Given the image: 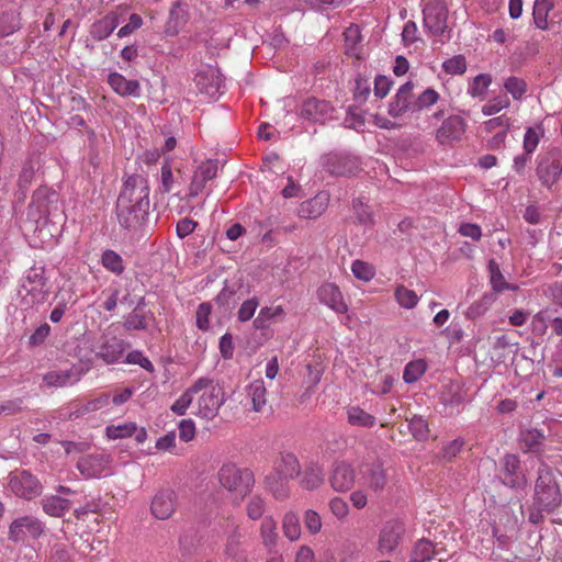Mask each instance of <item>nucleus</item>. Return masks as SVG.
<instances>
[{
	"mask_svg": "<svg viewBox=\"0 0 562 562\" xmlns=\"http://www.w3.org/2000/svg\"><path fill=\"white\" fill-rule=\"evenodd\" d=\"M561 503L562 494L555 471L541 462L535 484L532 505L529 509V522L533 525L542 522L543 514H552L560 507Z\"/></svg>",
	"mask_w": 562,
	"mask_h": 562,
	"instance_id": "obj_1",
	"label": "nucleus"
},
{
	"mask_svg": "<svg viewBox=\"0 0 562 562\" xmlns=\"http://www.w3.org/2000/svg\"><path fill=\"white\" fill-rule=\"evenodd\" d=\"M191 392H194V395L199 394L195 414L209 420L217 415L218 409L226 402L224 389L206 376L199 378L191 385Z\"/></svg>",
	"mask_w": 562,
	"mask_h": 562,
	"instance_id": "obj_2",
	"label": "nucleus"
},
{
	"mask_svg": "<svg viewBox=\"0 0 562 562\" xmlns=\"http://www.w3.org/2000/svg\"><path fill=\"white\" fill-rule=\"evenodd\" d=\"M49 292L50 286L48 284V278L45 274V268H30L21 281L20 295L23 305L33 307L43 304L47 301Z\"/></svg>",
	"mask_w": 562,
	"mask_h": 562,
	"instance_id": "obj_3",
	"label": "nucleus"
},
{
	"mask_svg": "<svg viewBox=\"0 0 562 562\" xmlns=\"http://www.w3.org/2000/svg\"><path fill=\"white\" fill-rule=\"evenodd\" d=\"M150 187L147 177L138 173L126 176L119 194L116 204L138 205L139 207L149 209Z\"/></svg>",
	"mask_w": 562,
	"mask_h": 562,
	"instance_id": "obj_4",
	"label": "nucleus"
},
{
	"mask_svg": "<svg viewBox=\"0 0 562 562\" xmlns=\"http://www.w3.org/2000/svg\"><path fill=\"white\" fill-rule=\"evenodd\" d=\"M218 480L223 487L243 495L247 494L255 483L249 469L238 468L234 463H226L220 469Z\"/></svg>",
	"mask_w": 562,
	"mask_h": 562,
	"instance_id": "obj_5",
	"label": "nucleus"
},
{
	"mask_svg": "<svg viewBox=\"0 0 562 562\" xmlns=\"http://www.w3.org/2000/svg\"><path fill=\"white\" fill-rule=\"evenodd\" d=\"M323 168L335 177L357 176L361 170V162L357 156L349 153H329L322 157Z\"/></svg>",
	"mask_w": 562,
	"mask_h": 562,
	"instance_id": "obj_6",
	"label": "nucleus"
},
{
	"mask_svg": "<svg viewBox=\"0 0 562 562\" xmlns=\"http://www.w3.org/2000/svg\"><path fill=\"white\" fill-rule=\"evenodd\" d=\"M499 464V477L505 486L513 490H524L527 486V475L522 470L521 461L517 454H505Z\"/></svg>",
	"mask_w": 562,
	"mask_h": 562,
	"instance_id": "obj_7",
	"label": "nucleus"
},
{
	"mask_svg": "<svg viewBox=\"0 0 562 562\" xmlns=\"http://www.w3.org/2000/svg\"><path fill=\"white\" fill-rule=\"evenodd\" d=\"M536 173L547 188H551L558 182L562 175V160L558 150H550L538 158Z\"/></svg>",
	"mask_w": 562,
	"mask_h": 562,
	"instance_id": "obj_8",
	"label": "nucleus"
},
{
	"mask_svg": "<svg viewBox=\"0 0 562 562\" xmlns=\"http://www.w3.org/2000/svg\"><path fill=\"white\" fill-rule=\"evenodd\" d=\"M112 457L106 453L87 454L77 461L76 468L85 479L106 476L112 473Z\"/></svg>",
	"mask_w": 562,
	"mask_h": 562,
	"instance_id": "obj_9",
	"label": "nucleus"
},
{
	"mask_svg": "<svg viewBox=\"0 0 562 562\" xmlns=\"http://www.w3.org/2000/svg\"><path fill=\"white\" fill-rule=\"evenodd\" d=\"M9 486L21 498L32 499L42 493V484L35 475L26 470L10 473Z\"/></svg>",
	"mask_w": 562,
	"mask_h": 562,
	"instance_id": "obj_10",
	"label": "nucleus"
},
{
	"mask_svg": "<svg viewBox=\"0 0 562 562\" xmlns=\"http://www.w3.org/2000/svg\"><path fill=\"white\" fill-rule=\"evenodd\" d=\"M115 211L120 226L128 232L136 233L148 223L149 209L139 207L138 205L116 204Z\"/></svg>",
	"mask_w": 562,
	"mask_h": 562,
	"instance_id": "obj_11",
	"label": "nucleus"
},
{
	"mask_svg": "<svg viewBox=\"0 0 562 562\" xmlns=\"http://www.w3.org/2000/svg\"><path fill=\"white\" fill-rule=\"evenodd\" d=\"M178 495L171 488H161L156 492L150 503L151 515L160 520L170 518L176 512Z\"/></svg>",
	"mask_w": 562,
	"mask_h": 562,
	"instance_id": "obj_12",
	"label": "nucleus"
},
{
	"mask_svg": "<svg viewBox=\"0 0 562 562\" xmlns=\"http://www.w3.org/2000/svg\"><path fill=\"white\" fill-rule=\"evenodd\" d=\"M424 26L432 35H441L447 29L448 10L442 2L427 3L423 10Z\"/></svg>",
	"mask_w": 562,
	"mask_h": 562,
	"instance_id": "obj_13",
	"label": "nucleus"
},
{
	"mask_svg": "<svg viewBox=\"0 0 562 562\" xmlns=\"http://www.w3.org/2000/svg\"><path fill=\"white\" fill-rule=\"evenodd\" d=\"M42 522L37 518L31 516L16 518L9 526V539L13 542L23 541L26 536L36 539L42 535Z\"/></svg>",
	"mask_w": 562,
	"mask_h": 562,
	"instance_id": "obj_14",
	"label": "nucleus"
},
{
	"mask_svg": "<svg viewBox=\"0 0 562 562\" xmlns=\"http://www.w3.org/2000/svg\"><path fill=\"white\" fill-rule=\"evenodd\" d=\"M360 475L362 485L375 494L382 493L387 484L386 470L380 462L362 464L360 468Z\"/></svg>",
	"mask_w": 562,
	"mask_h": 562,
	"instance_id": "obj_15",
	"label": "nucleus"
},
{
	"mask_svg": "<svg viewBox=\"0 0 562 562\" xmlns=\"http://www.w3.org/2000/svg\"><path fill=\"white\" fill-rule=\"evenodd\" d=\"M195 83L199 91L209 97H216L221 94V88L223 87V79L220 70L212 66H204L195 75Z\"/></svg>",
	"mask_w": 562,
	"mask_h": 562,
	"instance_id": "obj_16",
	"label": "nucleus"
},
{
	"mask_svg": "<svg viewBox=\"0 0 562 562\" xmlns=\"http://www.w3.org/2000/svg\"><path fill=\"white\" fill-rule=\"evenodd\" d=\"M414 85L411 81L402 85L389 104L387 113L394 117H401L406 112L414 113Z\"/></svg>",
	"mask_w": 562,
	"mask_h": 562,
	"instance_id": "obj_17",
	"label": "nucleus"
},
{
	"mask_svg": "<svg viewBox=\"0 0 562 562\" xmlns=\"http://www.w3.org/2000/svg\"><path fill=\"white\" fill-rule=\"evenodd\" d=\"M127 347L128 344L123 339L110 334H103L95 355L105 363L111 364L121 359Z\"/></svg>",
	"mask_w": 562,
	"mask_h": 562,
	"instance_id": "obj_18",
	"label": "nucleus"
},
{
	"mask_svg": "<svg viewBox=\"0 0 562 562\" xmlns=\"http://www.w3.org/2000/svg\"><path fill=\"white\" fill-rule=\"evenodd\" d=\"M404 533V526L401 521L390 520L380 531L378 550L382 555L390 554L398 546Z\"/></svg>",
	"mask_w": 562,
	"mask_h": 562,
	"instance_id": "obj_19",
	"label": "nucleus"
},
{
	"mask_svg": "<svg viewBox=\"0 0 562 562\" xmlns=\"http://www.w3.org/2000/svg\"><path fill=\"white\" fill-rule=\"evenodd\" d=\"M190 20V8L184 1L177 0L172 3L168 19L165 23L164 33L167 36H176Z\"/></svg>",
	"mask_w": 562,
	"mask_h": 562,
	"instance_id": "obj_20",
	"label": "nucleus"
},
{
	"mask_svg": "<svg viewBox=\"0 0 562 562\" xmlns=\"http://www.w3.org/2000/svg\"><path fill=\"white\" fill-rule=\"evenodd\" d=\"M82 369L72 367L67 370H53L43 375V386L52 387H68L75 385L82 378Z\"/></svg>",
	"mask_w": 562,
	"mask_h": 562,
	"instance_id": "obj_21",
	"label": "nucleus"
},
{
	"mask_svg": "<svg viewBox=\"0 0 562 562\" xmlns=\"http://www.w3.org/2000/svg\"><path fill=\"white\" fill-rule=\"evenodd\" d=\"M356 480L355 469L346 461L335 462L329 474L330 486L339 493L349 491Z\"/></svg>",
	"mask_w": 562,
	"mask_h": 562,
	"instance_id": "obj_22",
	"label": "nucleus"
},
{
	"mask_svg": "<svg viewBox=\"0 0 562 562\" xmlns=\"http://www.w3.org/2000/svg\"><path fill=\"white\" fill-rule=\"evenodd\" d=\"M217 169L216 160L209 159L203 161L193 173L189 188L190 196H198L205 188L206 182L216 177Z\"/></svg>",
	"mask_w": 562,
	"mask_h": 562,
	"instance_id": "obj_23",
	"label": "nucleus"
},
{
	"mask_svg": "<svg viewBox=\"0 0 562 562\" xmlns=\"http://www.w3.org/2000/svg\"><path fill=\"white\" fill-rule=\"evenodd\" d=\"M465 127L467 123L461 116L451 115L446 119L437 130L436 137L441 144L460 140L465 132Z\"/></svg>",
	"mask_w": 562,
	"mask_h": 562,
	"instance_id": "obj_24",
	"label": "nucleus"
},
{
	"mask_svg": "<svg viewBox=\"0 0 562 562\" xmlns=\"http://www.w3.org/2000/svg\"><path fill=\"white\" fill-rule=\"evenodd\" d=\"M544 440V432L538 428H521L519 430L518 445L524 453H542Z\"/></svg>",
	"mask_w": 562,
	"mask_h": 562,
	"instance_id": "obj_25",
	"label": "nucleus"
},
{
	"mask_svg": "<svg viewBox=\"0 0 562 562\" xmlns=\"http://www.w3.org/2000/svg\"><path fill=\"white\" fill-rule=\"evenodd\" d=\"M226 528L229 530V535L225 544V554L234 562H247L246 555L239 548L243 535L238 524L233 518H227Z\"/></svg>",
	"mask_w": 562,
	"mask_h": 562,
	"instance_id": "obj_26",
	"label": "nucleus"
},
{
	"mask_svg": "<svg viewBox=\"0 0 562 562\" xmlns=\"http://www.w3.org/2000/svg\"><path fill=\"white\" fill-rule=\"evenodd\" d=\"M317 295L323 304L327 305L336 313L344 314L348 311V306L344 301L342 293L340 292L339 288L336 284H323L318 289Z\"/></svg>",
	"mask_w": 562,
	"mask_h": 562,
	"instance_id": "obj_27",
	"label": "nucleus"
},
{
	"mask_svg": "<svg viewBox=\"0 0 562 562\" xmlns=\"http://www.w3.org/2000/svg\"><path fill=\"white\" fill-rule=\"evenodd\" d=\"M331 112L333 106L328 101L316 98H308L301 108L302 117L314 122L326 120L330 116Z\"/></svg>",
	"mask_w": 562,
	"mask_h": 562,
	"instance_id": "obj_28",
	"label": "nucleus"
},
{
	"mask_svg": "<svg viewBox=\"0 0 562 562\" xmlns=\"http://www.w3.org/2000/svg\"><path fill=\"white\" fill-rule=\"evenodd\" d=\"M108 83L121 97H139L140 85L138 80L126 79L122 74L113 71L108 76Z\"/></svg>",
	"mask_w": 562,
	"mask_h": 562,
	"instance_id": "obj_29",
	"label": "nucleus"
},
{
	"mask_svg": "<svg viewBox=\"0 0 562 562\" xmlns=\"http://www.w3.org/2000/svg\"><path fill=\"white\" fill-rule=\"evenodd\" d=\"M120 22V16L116 12H109L91 24L89 33L94 41H103L113 33Z\"/></svg>",
	"mask_w": 562,
	"mask_h": 562,
	"instance_id": "obj_30",
	"label": "nucleus"
},
{
	"mask_svg": "<svg viewBox=\"0 0 562 562\" xmlns=\"http://www.w3.org/2000/svg\"><path fill=\"white\" fill-rule=\"evenodd\" d=\"M329 203V194L319 192L314 198L301 203L299 207V216L303 218H317L327 209Z\"/></svg>",
	"mask_w": 562,
	"mask_h": 562,
	"instance_id": "obj_31",
	"label": "nucleus"
},
{
	"mask_svg": "<svg viewBox=\"0 0 562 562\" xmlns=\"http://www.w3.org/2000/svg\"><path fill=\"white\" fill-rule=\"evenodd\" d=\"M55 193L46 187L38 188L32 196L30 204V213H37L38 218H46L50 214V205Z\"/></svg>",
	"mask_w": 562,
	"mask_h": 562,
	"instance_id": "obj_32",
	"label": "nucleus"
},
{
	"mask_svg": "<svg viewBox=\"0 0 562 562\" xmlns=\"http://www.w3.org/2000/svg\"><path fill=\"white\" fill-rule=\"evenodd\" d=\"M289 480L290 479H285L284 475L274 470L266 476L265 486L276 499L283 501L290 495V488L288 486Z\"/></svg>",
	"mask_w": 562,
	"mask_h": 562,
	"instance_id": "obj_33",
	"label": "nucleus"
},
{
	"mask_svg": "<svg viewBox=\"0 0 562 562\" xmlns=\"http://www.w3.org/2000/svg\"><path fill=\"white\" fill-rule=\"evenodd\" d=\"M278 524L271 516H266L260 524V539L263 547L268 550V552H272L276 550L279 535H278Z\"/></svg>",
	"mask_w": 562,
	"mask_h": 562,
	"instance_id": "obj_34",
	"label": "nucleus"
},
{
	"mask_svg": "<svg viewBox=\"0 0 562 562\" xmlns=\"http://www.w3.org/2000/svg\"><path fill=\"white\" fill-rule=\"evenodd\" d=\"M285 313L281 305L265 306L262 307L257 317L254 319L252 325L256 329H267L272 322H280L283 319Z\"/></svg>",
	"mask_w": 562,
	"mask_h": 562,
	"instance_id": "obj_35",
	"label": "nucleus"
},
{
	"mask_svg": "<svg viewBox=\"0 0 562 562\" xmlns=\"http://www.w3.org/2000/svg\"><path fill=\"white\" fill-rule=\"evenodd\" d=\"M110 404V395L102 393L99 396L89 400L86 403L77 404L75 411L68 415L69 419L79 418L86 414L93 413L106 407Z\"/></svg>",
	"mask_w": 562,
	"mask_h": 562,
	"instance_id": "obj_36",
	"label": "nucleus"
},
{
	"mask_svg": "<svg viewBox=\"0 0 562 562\" xmlns=\"http://www.w3.org/2000/svg\"><path fill=\"white\" fill-rule=\"evenodd\" d=\"M324 482V472L319 464L310 462L305 465L300 484L307 491L319 487Z\"/></svg>",
	"mask_w": 562,
	"mask_h": 562,
	"instance_id": "obj_37",
	"label": "nucleus"
},
{
	"mask_svg": "<svg viewBox=\"0 0 562 562\" xmlns=\"http://www.w3.org/2000/svg\"><path fill=\"white\" fill-rule=\"evenodd\" d=\"M274 470L284 475L285 479L292 480L299 476L301 465L294 453L282 452L276 463Z\"/></svg>",
	"mask_w": 562,
	"mask_h": 562,
	"instance_id": "obj_38",
	"label": "nucleus"
},
{
	"mask_svg": "<svg viewBox=\"0 0 562 562\" xmlns=\"http://www.w3.org/2000/svg\"><path fill=\"white\" fill-rule=\"evenodd\" d=\"M42 506L47 515L61 517L70 509L71 502L58 495H52L42 499Z\"/></svg>",
	"mask_w": 562,
	"mask_h": 562,
	"instance_id": "obj_39",
	"label": "nucleus"
},
{
	"mask_svg": "<svg viewBox=\"0 0 562 562\" xmlns=\"http://www.w3.org/2000/svg\"><path fill=\"white\" fill-rule=\"evenodd\" d=\"M247 396L251 400L252 409L261 412L267 404V389L265 382L259 379L247 386Z\"/></svg>",
	"mask_w": 562,
	"mask_h": 562,
	"instance_id": "obj_40",
	"label": "nucleus"
},
{
	"mask_svg": "<svg viewBox=\"0 0 562 562\" xmlns=\"http://www.w3.org/2000/svg\"><path fill=\"white\" fill-rule=\"evenodd\" d=\"M346 54L360 57L361 30L358 24H350L344 32Z\"/></svg>",
	"mask_w": 562,
	"mask_h": 562,
	"instance_id": "obj_41",
	"label": "nucleus"
},
{
	"mask_svg": "<svg viewBox=\"0 0 562 562\" xmlns=\"http://www.w3.org/2000/svg\"><path fill=\"white\" fill-rule=\"evenodd\" d=\"M439 554L440 550H437L431 541L420 539L416 542L411 559L413 562H427Z\"/></svg>",
	"mask_w": 562,
	"mask_h": 562,
	"instance_id": "obj_42",
	"label": "nucleus"
},
{
	"mask_svg": "<svg viewBox=\"0 0 562 562\" xmlns=\"http://www.w3.org/2000/svg\"><path fill=\"white\" fill-rule=\"evenodd\" d=\"M552 0H536L533 3L532 19L536 27L540 30H548V16L553 9Z\"/></svg>",
	"mask_w": 562,
	"mask_h": 562,
	"instance_id": "obj_43",
	"label": "nucleus"
},
{
	"mask_svg": "<svg viewBox=\"0 0 562 562\" xmlns=\"http://www.w3.org/2000/svg\"><path fill=\"white\" fill-rule=\"evenodd\" d=\"M100 262L105 270L117 277L122 276L125 271L123 258L112 249H106L102 252Z\"/></svg>",
	"mask_w": 562,
	"mask_h": 562,
	"instance_id": "obj_44",
	"label": "nucleus"
},
{
	"mask_svg": "<svg viewBox=\"0 0 562 562\" xmlns=\"http://www.w3.org/2000/svg\"><path fill=\"white\" fill-rule=\"evenodd\" d=\"M347 420L351 426L371 428L376 424L373 415L364 412L359 406H350L347 408Z\"/></svg>",
	"mask_w": 562,
	"mask_h": 562,
	"instance_id": "obj_45",
	"label": "nucleus"
},
{
	"mask_svg": "<svg viewBox=\"0 0 562 562\" xmlns=\"http://www.w3.org/2000/svg\"><path fill=\"white\" fill-rule=\"evenodd\" d=\"M491 83L492 76L490 74H479L469 81L467 92L472 98L483 100Z\"/></svg>",
	"mask_w": 562,
	"mask_h": 562,
	"instance_id": "obj_46",
	"label": "nucleus"
},
{
	"mask_svg": "<svg viewBox=\"0 0 562 562\" xmlns=\"http://www.w3.org/2000/svg\"><path fill=\"white\" fill-rule=\"evenodd\" d=\"M282 531L290 541H296L301 537V524L299 515L294 512H288L282 518Z\"/></svg>",
	"mask_w": 562,
	"mask_h": 562,
	"instance_id": "obj_47",
	"label": "nucleus"
},
{
	"mask_svg": "<svg viewBox=\"0 0 562 562\" xmlns=\"http://www.w3.org/2000/svg\"><path fill=\"white\" fill-rule=\"evenodd\" d=\"M240 285L237 283L229 284L227 281L224 282V286L221 292L214 299V302L218 307L226 310L232 308L236 304V294Z\"/></svg>",
	"mask_w": 562,
	"mask_h": 562,
	"instance_id": "obj_48",
	"label": "nucleus"
},
{
	"mask_svg": "<svg viewBox=\"0 0 562 562\" xmlns=\"http://www.w3.org/2000/svg\"><path fill=\"white\" fill-rule=\"evenodd\" d=\"M490 281L495 292H503L505 290L516 291L517 285L510 284L505 281L503 273L499 270L498 265L494 260L488 262Z\"/></svg>",
	"mask_w": 562,
	"mask_h": 562,
	"instance_id": "obj_49",
	"label": "nucleus"
},
{
	"mask_svg": "<svg viewBox=\"0 0 562 562\" xmlns=\"http://www.w3.org/2000/svg\"><path fill=\"white\" fill-rule=\"evenodd\" d=\"M21 26L20 14L16 11H8L0 14V36H7Z\"/></svg>",
	"mask_w": 562,
	"mask_h": 562,
	"instance_id": "obj_50",
	"label": "nucleus"
},
{
	"mask_svg": "<svg viewBox=\"0 0 562 562\" xmlns=\"http://www.w3.org/2000/svg\"><path fill=\"white\" fill-rule=\"evenodd\" d=\"M426 370L427 364L424 360L411 361L405 366L403 380L408 384L415 383L422 378Z\"/></svg>",
	"mask_w": 562,
	"mask_h": 562,
	"instance_id": "obj_51",
	"label": "nucleus"
},
{
	"mask_svg": "<svg viewBox=\"0 0 562 562\" xmlns=\"http://www.w3.org/2000/svg\"><path fill=\"white\" fill-rule=\"evenodd\" d=\"M396 302L404 308H413L418 303V296L415 291L407 289L404 285H398L394 293Z\"/></svg>",
	"mask_w": 562,
	"mask_h": 562,
	"instance_id": "obj_52",
	"label": "nucleus"
},
{
	"mask_svg": "<svg viewBox=\"0 0 562 562\" xmlns=\"http://www.w3.org/2000/svg\"><path fill=\"white\" fill-rule=\"evenodd\" d=\"M467 392L459 383H451L443 393V402L450 406H459L465 402Z\"/></svg>",
	"mask_w": 562,
	"mask_h": 562,
	"instance_id": "obj_53",
	"label": "nucleus"
},
{
	"mask_svg": "<svg viewBox=\"0 0 562 562\" xmlns=\"http://www.w3.org/2000/svg\"><path fill=\"white\" fill-rule=\"evenodd\" d=\"M137 430L135 423L128 422L121 425H110L105 432L110 439H121L131 437Z\"/></svg>",
	"mask_w": 562,
	"mask_h": 562,
	"instance_id": "obj_54",
	"label": "nucleus"
},
{
	"mask_svg": "<svg viewBox=\"0 0 562 562\" xmlns=\"http://www.w3.org/2000/svg\"><path fill=\"white\" fill-rule=\"evenodd\" d=\"M504 88L515 100H520L527 92V82L521 78L510 76L505 80Z\"/></svg>",
	"mask_w": 562,
	"mask_h": 562,
	"instance_id": "obj_55",
	"label": "nucleus"
},
{
	"mask_svg": "<svg viewBox=\"0 0 562 562\" xmlns=\"http://www.w3.org/2000/svg\"><path fill=\"white\" fill-rule=\"evenodd\" d=\"M510 105V101L506 94L496 95L488 100L483 106H482V113L485 116L494 115L498 112H501L504 109H507Z\"/></svg>",
	"mask_w": 562,
	"mask_h": 562,
	"instance_id": "obj_56",
	"label": "nucleus"
},
{
	"mask_svg": "<svg viewBox=\"0 0 562 562\" xmlns=\"http://www.w3.org/2000/svg\"><path fill=\"white\" fill-rule=\"evenodd\" d=\"M266 512V502L259 495L251 496L246 504L247 516L251 520H258Z\"/></svg>",
	"mask_w": 562,
	"mask_h": 562,
	"instance_id": "obj_57",
	"label": "nucleus"
},
{
	"mask_svg": "<svg viewBox=\"0 0 562 562\" xmlns=\"http://www.w3.org/2000/svg\"><path fill=\"white\" fill-rule=\"evenodd\" d=\"M439 99V94L436 90L432 88L426 89L424 92H422L417 99L414 98V111L418 112L423 109H427L435 104Z\"/></svg>",
	"mask_w": 562,
	"mask_h": 562,
	"instance_id": "obj_58",
	"label": "nucleus"
},
{
	"mask_svg": "<svg viewBox=\"0 0 562 562\" xmlns=\"http://www.w3.org/2000/svg\"><path fill=\"white\" fill-rule=\"evenodd\" d=\"M443 70L449 75H463L467 71V60L463 55L453 56L442 64Z\"/></svg>",
	"mask_w": 562,
	"mask_h": 562,
	"instance_id": "obj_59",
	"label": "nucleus"
},
{
	"mask_svg": "<svg viewBox=\"0 0 562 562\" xmlns=\"http://www.w3.org/2000/svg\"><path fill=\"white\" fill-rule=\"evenodd\" d=\"M408 428H409L412 435L418 440H424L428 437V434H429L428 423L422 416L415 415L409 420Z\"/></svg>",
	"mask_w": 562,
	"mask_h": 562,
	"instance_id": "obj_60",
	"label": "nucleus"
},
{
	"mask_svg": "<svg viewBox=\"0 0 562 562\" xmlns=\"http://www.w3.org/2000/svg\"><path fill=\"white\" fill-rule=\"evenodd\" d=\"M543 134V131L541 127L533 128L528 127L525 132L524 136V150L528 154H531L536 150L540 136Z\"/></svg>",
	"mask_w": 562,
	"mask_h": 562,
	"instance_id": "obj_61",
	"label": "nucleus"
},
{
	"mask_svg": "<svg viewBox=\"0 0 562 562\" xmlns=\"http://www.w3.org/2000/svg\"><path fill=\"white\" fill-rule=\"evenodd\" d=\"M50 562H71V550L63 542H56L50 548Z\"/></svg>",
	"mask_w": 562,
	"mask_h": 562,
	"instance_id": "obj_62",
	"label": "nucleus"
},
{
	"mask_svg": "<svg viewBox=\"0 0 562 562\" xmlns=\"http://www.w3.org/2000/svg\"><path fill=\"white\" fill-rule=\"evenodd\" d=\"M193 397H194V392H191V386L189 389H187L181 395L180 397L172 404L171 406V411L179 415V416H182L186 414L187 409L189 408V406L192 404L193 402Z\"/></svg>",
	"mask_w": 562,
	"mask_h": 562,
	"instance_id": "obj_63",
	"label": "nucleus"
},
{
	"mask_svg": "<svg viewBox=\"0 0 562 562\" xmlns=\"http://www.w3.org/2000/svg\"><path fill=\"white\" fill-rule=\"evenodd\" d=\"M351 271L357 279L362 281H369L374 277L373 268L361 260H355L352 262Z\"/></svg>",
	"mask_w": 562,
	"mask_h": 562,
	"instance_id": "obj_64",
	"label": "nucleus"
}]
</instances>
